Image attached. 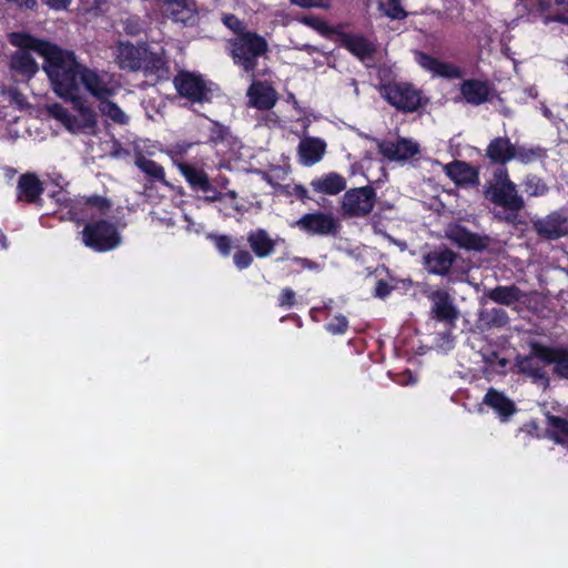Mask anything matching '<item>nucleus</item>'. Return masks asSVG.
Wrapping results in <instances>:
<instances>
[{
    "label": "nucleus",
    "mask_w": 568,
    "mask_h": 568,
    "mask_svg": "<svg viewBox=\"0 0 568 568\" xmlns=\"http://www.w3.org/2000/svg\"><path fill=\"white\" fill-rule=\"evenodd\" d=\"M43 60L42 69L58 97L68 99V97L79 93V81L84 64L78 61L73 51L52 43L43 55Z\"/></svg>",
    "instance_id": "f257e3e1"
},
{
    "label": "nucleus",
    "mask_w": 568,
    "mask_h": 568,
    "mask_svg": "<svg viewBox=\"0 0 568 568\" xmlns=\"http://www.w3.org/2000/svg\"><path fill=\"white\" fill-rule=\"evenodd\" d=\"M63 100L71 102L72 109L77 112L75 114H72L59 104L53 105V115L61 121L65 129L72 133L95 134L98 128V114L88 101L83 97L79 95V93H74Z\"/></svg>",
    "instance_id": "f03ea898"
},
{
    "label": "nucleus",
    "mask_w": 568,
    "mask_h": 568,
    "mask_svg": "<svg viewBox=\"0 0 568 568\" xmlns=\"http://www.w3.org/2000/svg\"><path fill=\"white\" fill-rule=\"evenodd\" d=\"M227 49L234 64L239 65L245 73L254 74L257 59L266 53L268 44L262 36L250 31L230 39Z\"/></svg>",
    "instance_id": "7ed1b4c3"
},
{
    "label": "nucleus",
    "mask_w": 568,
    "mask_h": 568,
    "mask_svg": "<svg viewBox=\"0 0 568 568\" xmlns=\"http://www.w3.org/2000/svg\"><path fill=\"white\" fill-rule=\"evenodd\" d=\"M381 95L396 110L404 113L416 112L428 103V99L409 82H389L381 88Z\"/></svg>",
    "instance_id": "20e7f679"
},
{
    "label": "nucleus",
    "mask_w": 568,
    "mask_h": 568,
    "mask_svg": "<svg viewBox=\"0 0 568 568\" xmlns=\"http://www.w3.org/2000/svg\"><path fill=\"white\" fill-rule=\"evenodd\" d=\"M82 242L92 251L104 253L121 244V235L114 223L100 219L85 223L82 230Z\"/></svg>",
    "instance_id": "39448f33"
},
{
    "label": "nucleus",
    "mask_w": 568,
    "mask_h": 568,
    "mask_svg": "<svg viewBox=\"0 0 568 568\" xmlns=\"http://www.w3.org/2000/svg\"><path fill=\"white\" fill-rule=\"evenodd\" d=\"M173 84L180 97L192 103H210L213 90L201 74L181 70L173 79Z\"/></svg>",
    "instance_id": "423d86ee"
},
{
    "label": "nucleus",
    "mask_w": 568,
    "mask_h": 568,
    "mask_svg": "<svg viewBox=\"0 0 568 568\" xmlns=\"http://www.w3.org/2000/svg\"><path fill=\"white\" fill-rule=\"evenodd\" d=\"M80 83L99 102L114 97L119 88L112 73L87 65L82 68Z\"/></svg>",
    "instance_id": "0eeeda50"
},
{
    "label": "nucleus",
    "mask_w": 568,
    "mask_h": 568,
    "mask_svg": "<svg viewBox=\"0 0 568 568\" xmlns=\"http://www.w3.org/2000/svg\"><path fill=\"white\" fill-rule=\"evenodd\" d=\"M377 200L376 190L371 185L353 187L344 193L342 212L346 217H365L374 209Z\"/></svg>",
    "instance_id": "6e6552de"
},
{
    "label": "nucleus",
    "mask_w": 568,
    "mask_h": 568,
    "mask_svg": "<svg viewBox=\"0 0 568 568\" xmlns=\"http://www.w3.org/2000/svg\"><path fill=\"white\" fill-rule=\"evenodd\" d=\"M445 236L457 247L475 252L487 250L491 242L488 235L471 232L460 223L448 224L445 230Z\"/></svg>",
    "instance_id": "1a4fd4ad"
},
{
    "label": "nucleus",
    "mask_w": 568,
    "mask_h": 568,
    "mask_svg": "<svg viewBox=\"0 0 568 568\" xmlns=\"http://www.w3.org/2000/svg\"><path fill=\"white\" fill-rule=\"evenodd\" d=\"M339 47L346 49L352 55L359 61L372 59L376 53V45L363 33H352L345 31V24H341L334 39Z\"/></svg>",
    "instance_id": "9d476101"
},
{
    "label": "nucleus",
    "mask_w": 568,
    "mask_h": 568,
    "mask_svg": "<svg viewBox=\"0 0 568 568\" xmlns=\"http://www.w3.org/2000/svg\"><path fill=\"white\" fill-rule=\"evenodd\" d=\"M295 225L308 235H335L339 230V223L331 213L314 212L303 214Z\"/></svg>",
    "instance_id": "9b49d317"
},
{
    "label": "nucleus",
    "mask_w": 568,
    "mask_h": 568,
    "mask_svg": "<svg viewBox=\"0 0 568 568\" xmlns=\"http://www.w3.org/2000/svg\"><path fill=\"white\" fill-rule=\"evenodd\" d=\"M532 231L544 241H557L568 234V219L560 211L531 221Z\"/></svg>",
    "instance_id": "f8f14e48"
},
{
    "label": "nucleus",
    "mask_w": 568,
    "mask_h": 568,
    "mask_svg": "<svg viewBox=\"0 0 568 568\" xmlns=\"http://www.w3.org/2000/svg\"><path fill=\"white\" fill-rule=\"evenodd\" d=\"M427 298L432 302L430 316L446 325H454L459 317V311L452 295L443 288L432 291Z\"/></svg>",
    "instance_id": "ddd939ff"
},
{
    "label": "nucleus",
    "mask_w": 568,
    "mask_h": 568,
    "mask_svg": "<svg viewBox=\"0 0 568 568\" xmlns=\"http://www.w3.org/2000/svg\"><path fill=\"white\" fill-rule=\"evenodd\" d=\"M534 354L545 365H554L552 372L561 379L568 381V348L552 347L539 342L532 343Z\"/></svg>",
    "instance_id": "4468645a"
},
{
    "label": "nucleus",
    "mask_w": 568,
    "mask_h": 568,
    "mask_svg": "<svg viewBox=\"0 0 568 568\" xmlns=\"http://www.w3.org/2000/svg\"><path fill=\"white\" fill-rule=\"evenodd\" d=\"M149 49L145 42L133 44L130 41H119L115 48V61L120 69L128 71H140L144 55Z\"/></svg>",
    "instance_id": "2eb2a0df"
},
{
    "label": "nucleus",
    "mask_w": 568,
    "mask_h": 568,
    "mask_svg": "<svg viewBox=\"0 0 568 568\" xmlns=\"http://www.w3.org/2000/svg\"><path fill=\"white\" fill-rule=\"evenodd\" d=\"M377 150L390 162L407 161L420 152L419 144L406 138H398L396 141H377Z\"/></svg>",
    "instance_id": "dca6fc26"
},
{
    "label": "nucleus",
    "mask_w": 568,
    "mask_h": 568,
    "mask_svg": "<svg viewBox=\"0 0 568 568\" xmlns=\"http://www.w3.org/2000/svg\"><path fill=\"white\" fill-rule=\"evenodd\" d=\"M16 192L18 202L34 205L38 209L43 206L44 185L34 172H27L19 176Z\"/></svg>",
    "instance_id": "f3484780"
},
{
    "label": "nucleus",
    "mask_w": 568,
    "mask_h": 568,
    "mask_svg": "<svg viewBox=\"0 0 568 568\" xmlns=\"http://www.w3.org/2000/svg\"><path fill=\"white\" fill-rule=\"evenodd\" d=\"M423 267L429 274L447 276L458 254L447 246L437 247L423 254Z\"/></svg>",
    "instance_id": "a211bd4d"
},
{
    "label": "nucleus",
    "mask_w": 568,
    "mask_h": 568,
    "mask_svg": "<svg viewBox=\"0 0 568 568\" xmlns=\"http://www.w3.org/2000/svg\"><path fill=\"white\" fill-rule=\"evenodd\" d=\"M495 205L505 210L521 211L525 207L524 197L518 194L517 186L514 182L504 185H490L485 192Z\"/></svg>",
    "instance_id": "6ab92c4d"
},
{
    "label": "nucleus",
    "mask_w": 568,
    "mask_h": 568,
    "mask_svg": "<svg viewBox=\"0 0 568 568\" xmlns=\"http://www.w3.org/2000/svg\"><path fill=\"white\" fill-rule=\"evenodd\" d=\"M415 60L422 69L432 73L433 77L454 80L460 79L464 75L459 67L450 62L442 61L424 51H416Z\"/></svg>",
    "instance_id": "aec40b11"
},
{
    "label": "nucleus",
    "mask_w": 568,
    "mask_h": 568,
    "mask_svg": "<svg viewBox=\"0 0 568 568\" xmlns=\"http://www.w3.org/2000/svg\"><path fill=\"white\" fill-rule=\"evenodd\" d=\"M443 171L457 186L467 187L479 184V170L468 162L453 160L443 166Z\"/></svg>",
    "instance_id": "412c9836"
},
{
    "label": "nucleus",
    "mask_w": 568,
    "mask_h": 568,
    "mask_svg": "<svg viewBox=\"0 0 568 568\" xmlns=\"http://www.w3.org/2000/svg\"><path fill=\"white\" fill-rule=\"evenodd\" d=\"M162 7L165 17L174 22L192 24L196 13L193 0H155Z\"/></svg>",
    "instance_id": "4be33fe9"
},
{
    "label": "nucleus",
    "mask_w": 568,
    "mask_h": 568,
    "mask_svg": "<svg viewBox=\"0 0 568 568\" xmlns=\"http://www.w3.org/2000/svg\"><path fill=\"white\" fill-rule=\"evenodd\" d=\"M459 91L466 103L480 105L490 101L493 87L487 80L467 79L459 84Z\"/></svg>",
    "instance_id": "5701e85b"
},
{
    "label": "nucleus",
    "mask_w": 568,
    "mask_h": 568,
    "mask_svg": "<svg viewBox=\"0 0 568 568\" xmlns=\"http://www.w3.org/2000/svg\"><path fill=\"white\" fill-rule=\"evenodd\" d=\"M143 59V65L140 71L143 72L144 77L151 78L155 82L169 80L170 65L163 50L161 52H153L148 49Z\"/></svg>",
    "instance_id": "b1692460"
},
{
    "label": "nucleus",
    "mask_w": 568,
    "mask_h": 568,
    "mask_svg": "<svg viewBox=\"0 0 568 568\" xmlns=\"http://www.w3.org/2000/svg\"><path fill=\"white\" fill-rule=\"evenodd\" d=\"M174 164L193 191L210 193L213 190L210 178L203 169L184 161H174Z\"/></svg>",
    "instance_id": "393cba45"
},
{
    "label": "nucleus",
    "mask_w": 568,
    "mask_h": 568,
    "mask_svg": "<svg viewBox=\"0 0 568 568\" xmlns=\"http://www.w3.org/2000/svg\"><path fill=\"white\" fill-rule=\"evenodd\" d=\"M541 362L537 355L534 354L532 343L530 344V354L519 356L516 359V366L518 373L531 378L534 383H542L544 385L549 384V376L540 365Z\"/></svg>",
    "instance_id": "a878e982"
},
{
    "label": "nucleus",
    "mask_w": 568,
    "mask_h": 568,
    "mask_svg": "<svg viewBox=\"0 0 568 568\" xmlns=\"http://www.w3.org/2000/svg\"><path fill=\"white\" fill-rule=\"evenodd\" d=\"M483 403L490 407L501 422H507L517 412L515 403L493 387L487 390Z\"/></svg>",
    "instance_id": "bb28decb"
},
{
    "label": "nucleus",
    "mask_w": 568,
    "mask_h": 568,
    "mask_svg": "<svg viewBox=\"0 0 568 568\" xmlns=\"http://www.w3.org/2000/svg\"><path fill=\"white\" fill-rule=\"evenodd\" d=\"M111 207V202L101 195L83 196L71 205L70 219L72 221L85 220L84 209H95L100 214H105Z\"/></svg>",
    "instance_id": "cd10ccee"
},
{
    "label": "nucleus",
    "mask_w": 568,
    "mask_h": 568,
    "mask_svg": "<svg viewBox=\"0 0 568 568\" xmlns=\"http://www.w3.org/2000/svg\"><path fill=\"white\" fill-rule=\"evenodd\" d=\"M486 156L491 163L504 166L515 159V145L507 136L495 138L486 149Z\"/></svg>",
    "instance_id": "c85d7f7f"
},
{
    "label": "nucleus",
    "mask_w": 568,
    "mask_h": 568,
    "mask_svg": "<svg viewBox=\"0 0 568 568\" xmlns=\"http://www.w3.org/2000/svg\"><path fill=\"white\" fill-rule=\"evenodd\" d=\"M134 164L145 175L149 183H160L164 186H171L165 179L164 168L154 160L146 158L142 151L135 152Z\"/></svg>",
    "instance_id": "c756f323"
},
{
    "label": "nucleus",
    "mask_w": 568,
    "mask_h": 568,
    "mask_svg": "<svg viewBox=\"0 0 568 568\" xmlns=\"http://www.w3.org/2000/svg\"><path fill=\"white\" fill-rule=\"evenodd\" d=\"M326 143L320 138H305L301 140L297 152L300 162L311 166L320 162L325 153Z\"/></svg>",
    "instance_id": "7c9ffc66"
},
{
    "label": "nucleus",
    "mask_w": 568,
    "mask_h": 568,
    "mask_svg": "<svg viewBox=\"0 0 568 568\" xmlns=\"http://www.w3.org/2000/svg\"><path fill=\"white\" fill-rule=\"evenodd\" d=\"M484 296L494 303L511 306L525 297V293L516 285H497L493 288H486Z\"/></svg>",
    "instance_id": "2f4dec72"
},
{
    "label": "nucleus",
    "mask_w": 568,
    "mask_h": 568,
    "mask_svg": "<svg viewBox=\"0 0 568 568\" xmlns=\"http://www.w3.org/2000/svg\"><path fill=\"white\" fill-rule=\"evenodd\" d=\"M9 42L19 50H26L28 52L33 51L42 58L52 44V42L48 40L39 39L30 33L20 31L11 32L9 34Z\"/></svg>",
    "instance_id": "473e14b6"
},
{
    "label": "nucleus",
    "mask_w": 568,
    "mask_h": 568,
    "mask_svg": "<svg viewBox=\"0 0 568 568\" xmlns=\"http://www.w3.org/2000/svg\"><path fill=\"white\" fill-rule=\"evenodd\" d=\"M10 69L22 78L30 80L39 71V64L31 52L17 50L10 58Z\"/></svg>",
    "instance_id": "72a5a7b5"
},
{
    "label": "nucleus",
    "mask_w": 568,
    "mask_h": 568,
    "mask_svg": "<svg viewBox=\"0 0 568 568\" xmlns=\"http://www.w3.org/2000/svg\"><path fill=\"white\" fill-rule=\"evenodd\" d=\"M247 97L251 104L257 110H270L277 101L275 90L263 83L252 84L247 90Z\"/></svg>",
    "instance_id": "f704fd0d"
},
{
    "label": "nucleus",
    "mask_w": 568,
    "mask_h": 568,
    "mask_svg": "<svg viewBox=\"0 0 568 568\" xmlns=\"http://www.w3.org/2000/svg\"><path fill=\"white\" fill-rule=\"evenodd\" d=\"M247 243L258 258L270 256L276 246V242L268 235L266 230L256 229L247 234Z\"/></svg>",
    "instance_id": "c9c22d12"
},
{
    "label": "nucleus",
    "mask_w": 568,
    "mask_h": 568,
    "mask_svg": "<svg viewBox=\"0 0 568 568\" xmlns=\"http://www.w3.org/2000/svg\"><path fill=\"white\" fill-rule=\"evenodd\" d=\"M546 435L556 444L568 447V419L562 416L546 414Z\"/></svg>",
    "instance_id": "e433bc0d"
},
{
    "label": "nucleus",
    "mask_w": 568,
    "mask_h": 568,
    "mask_svg": "<svg viewBox=\"0 0 568 568\" xmlns=\"http://www.w3.org/2000/svg\"><path fill=\"white\" fill-rule=\"evenodd\" d=\"M311 186L314 191L335 195L341 193L346 187V180L344 176L336 172H331L323 175L320 179H315L311 182Z\"/></svg>",
    "instance_id": "4c0bfd02"
},
{
    "label": "nucleus",
    "mask_w": 568,
    "mask_h": 568,
    "mask_svg": "<svg viewBox=\"0 0 568 568\" xmlns=\"http://www.w3.org/2000/svg\"><path fill=\"white\" fill-rule=\"evenodd\" d=\"M300 22L303 23L306 27L312 28L316 32H318L324 38H327L333 41L336 32L338 29H341V24L338 23L336 26H331L326 20L314 16V14H306L303 16L300 19Z\"/></svg>",
    "instance_id": "58836bf2"
},
{
    "label": "nucleus",
    "mask_w": 568,
    "mask_h": 568,
    "mask_svg": "<svg viewBox=\"0 0 568 568\" xmlns=\"http://www.w3.org/2000/svg\"><path fill=\"white\" fill-rule=\"evenodd\" d=\"M547 156V150L541 146L527 148L525 145H515V159L523 164L544 160Z\"/></svg>",
    "instance_id": "ea45409f"
},
{
    "label": "nucleus",
    "mask_w": 568,
    "mask_h": 568,
    "mask_svg": "<svg viewBox=\"0 0 568 568\" xmlns=\"http://www.w3.org/2000/svg\"><path fill=\"white\" fill-rule=\"evenodd\" d=\"M100 112L110 119L112 122L125 125L129 123V116L124 113V111L110 99L103 100L99 104Z\"/></svg>",
    "instance_id": "a19ab883"
},
{
    "label": "nucleus",
    "mask_w": 568,
    "mask_h": 568,
    "mask_svg": "<svg viewBox=\"0 0 568 568\" xmlns=\"http://www.w3.org/2000/svg\"><path fill=\"white\" fill-rule=\"evenodd\" d=\"M536 10L546 16L547 21H551V16L568 10V0H537Z\"/></svg>",
    "instance_id": "79ce46f5"
},
{
    "label": "nucleus",
    "mask_w": 568,
    "mask_h": 568,
    "mask_svg": "<svg viewBox=\"0 0 568 568\" xmlns=\"http://www.w3.org/2000/svg\"><path fill=\"white\" fill-rule=\"evenodd\" d=\"M402 0H379L378 10L393 20H403L408 13L402 7Z\"/></svg>",
    "instance_id": "37998d69"
},
{
    "label": "nucleus",
    "mask_w": 568,
    "mask_h": 568,
    "mask_svg": "<svg viewBox=\"0 0 568 568\" xmlns=\"http://www.w3.org/2000/svg\"><path fill=\"white\" fill-rule=\"evenodd\" d=\"M212 125L209 129V138L206 143L217 146L231 138V130L229 126L217 122L211 121Z\"/></svg>",
    "instance_id": "c03bdc74"
},
{
    "label": "nucleus",
    "mask_w": 568,
    "mask_h": 568,
    "mask_svg": "<svg viewBox=\"0 0 568 568\" xmlns=\"http://www.w3.org/2000/svg\"><path fill=\"white\" fill-rule=\"evenodd\" d=\"M207 239L214 244L215 248L222 256H229L233 248V240L225 234H209Z\"/></svg>",
    "instance_id": "a18cd8bd"
},
{
    "label": "nucleus",
    "mask_w": 568,
    "mask_h": 568,
    "mask_svg": "<svg viewBox=\"0 0 568 568\" xmlns=\"http://www.w3.org/2000/svg\"><path fill=\"white\" fill-rule=\"evenodd\" d=\"M487 323L495 327H504L509 323V316L504 308L494 307L486 313Z\"/></svg>",
    "instance_id": "49530a36"
},
{
    "label": "nucleus",
    "mask_w": 568,
    "mask_h": 568,
    "mask_svg": "<svg viewBox=\"0 0 568 568\" xmlns=\"http://www.w3.org/2000/svg\"><path fill=\"white\" fill-rule=\"evenodd\" d=\"M325 328L333 335L345 334L348 329V320L343 314H337L325 325Z\"/></svg>",
    "instance_id": "de8ad7c7"
},
{
    "label": "nucleus",
    "mask_w": 568,
    "mask_h": 568,
    "mask_svg": "<svg viewBox=\"0 0 568 568\" xmlns=\"http://www.w3.org/2000/svg\"><path fill=\"white\" fill-rule=\"evenodd\" d=\"M222 21L226 28L235 33V37H240L242 33H247L250 30L246 29L244 22L240 20L235 14H225Z\"/></svg>",
    "instance_id": "09e8293b"
},
{
    "label": "nucleus",
    "mask_w": 568,
    "mask_h": 568,
    "mask_svg": "<svg viewBox=\"0 0 568 568\" xmlns=\"http://www.w3.org/2000/svg\"><path fill=\"white\" fill-rule=\"evenodd\" d=\"M211 192H214V196H205L206 201H209V202H216V201H223L224 199H230V200H232L231 207L235 212H241L242 211L241 206L235 202V200L237 199V192L236 191L229 190L227 192L222 193V192L217 191L215 187H213V190Z\"/></svg>",
    "instance_id": "8fccbe9b"
},
{
    "label": "nucleus",
    "mask_w": 568,
    "mask_h": 568,
    "mask_svg": "<svg viewBox=\"0 0 568 568\" xmlns=\"http://www.w3.org/2000/svg\"><path fill=\"white\" fill-rule=\"evenodd\" d=\"M296 304V294L293 288L284 287L277 296V306L292 308Z\"/></svg>",
    "instance_id": "3c124183"
},
{
    "label": "nucleus",
    "mask_w": 568,
    "mask_h": 568,
    "mask_svg": "<svg viewBox=\"0 0 568 568\" xmlns=\"http://www.w3.org/2000/svg\"><path fill=\"white\" fill-rule=\"evenodd\" d=\"M495 217L498 221L505 222L515 227L525 223L523 216L520 215V211L505 210L504 214L497 213V214H495Z\"/></svg>",
    "instance_id": "603ef678"
},
{
    "label": "nucleus",
    "mask_w": 568,
    "mask_h": 568,
    "mask_svg": "<svg viewBox=\"0 0 568 568\" xmlns=\"http://www.w3.org/2000/svg\"><path fill=\"white\" fill-rule=\"evenodd\" d=\"M253 261V255L246 250H239L233 255V263L240 271L250 267Z\"/></svg>",
    "instance_id": "864d4df0"
},
{
    "label": "nucleus",
    "mask_w": 568,
    "mask_h": 568,
    "mask_svg": "<svg viewBox=\"0 0 568 568\" xmlns=\"http://www.w3.org/2000/svg\"><path fill=\"white\" fill-rule=\"evenodd\" d=\"M294 6L301 8H318L327 10L332 7V0H290Z\"/></svg>",
    "instance_id": "5fc2aeb1"
},
{
    "label": "nucleus",
    "mask_w": 568,
    "mask_h": 568,
    "mask_svg": "<svg viewBox=\"0 0 568 568\" xmlns=\"http://www.w3.org/2000/svg\"><path fill=\"white\" fill-rule=\"evenodd\" d=\"M265 180L273 187L275 194L284 195V196H293V190H292L293 185L273 182L268 175H266Z\"/></svg>",
    "instance_id": "6e6d98bb"
},
{
    "label": "nucleus",
    "mask_w": 568,
    "mask_h": 568,
    "mask_svg": "<svg viewBox=\"0 0 568 568\" xmlns=\"http://www.w3.org/2000/svg\"><path fill=\"white\" fill-rule=\"evenodd\" d=\"M51 197L54 200L55 203H58L64 207H68L69 212L71 211V205L75 202V200H71L68 196V193L62 190L52 192Z\"/></svg>",
    "instance_id": "4d7b16f0"
},
{
    "label": "nucleus",
    "mask_w": 568,
    "mask_h": 568,
    "mask_svg": "<svg viewBox=\"0 0 568 568\" xmlns=\"http://www.w3.org/2000/svg\"><path fill=\"white\" fill-rule=\"evenodd\" d=\"M393 290L394 286L389 285L387 281L378 280L375 286V296L384 300L390 295Z\"/></svg>",
    "instance_id": "13d9d810"
},
{
    "label": "nucleus",
    "mask_w": 568,
    "mask_h": 568,
    "mask_svg": "<svg viewBox=\"0 0 568 568\" xmlns=\"http://www.w3.org/2000/svg\"><path fill=\"white\" fill-rule=\"evenodd\" d=\"M193 143H176L174 144L171 150L169 151L173 162L178 161L175 158L180 156L182 158L184 154L187 153V151L192 148Z\"/></svg>",
    "instance_id": "bf43d9fd"
},
{
    "label": "nucleus",
    "mask_w": 568,
    "mask_h": 568,
    "mask_svg": "<svg viewBox=\"0 0 568 568\" xmlns=\"http://www.w3.org/2000/svg\"><path fill=\"white\" fill-rule=\"evenodd\" d=\"M494 178L496 181L494 185H504L505 183L513 182L506 168H498L494 173Z\"/></svg>",
    "instance_id": "052dcab7"
},
{
    "label": "nucleus",
    "mask_w": 568,
    "mask_h": 568,
    "mask_svg": "<svg viewBox=\"0 0 568 568\" xmlns=\"http://www.w3.org/2000/svg\"><path fill=\"white\" fill-rule=\"evenodd\" d=\"M72 0H42V2L53 10H65Z\"/></svg>",
    "instance_id": "680f3d73"
},
{
    "label": "nucleus",
    "mask_w": 568,
    "mask_h": 568,
    "mask_svg": "<svg viewBox=\"0 0 568 568\" xmlns=\"http://www.w3.org/2000/svg\"><path fill=\"white\" fill-rule=\"evenodd\" d=\"M292 262L296 263L302 268H307V270H316V268H318V264L316 262H314L312 260H308V258H305V257L295 256V257L292 258Z\"/></svg>",
    "instance_id": "e2e57ef3"
},
{
    "label": "nucleus",
    "mask_w": 568,
    "mask_h": 568,
    "mask_svg": "<svg viewBox=\"0 0 568 568\" xmlns=\"http://www.w3.org/2000/svg\"><path fill=\"white\" fill-rule=\"evenodd\" d=\"M536 180V184L534 187V191L531 192V195L534 196H541L545 195L548 192V186L546 183L541 181L539 178H534Z\"/></svg>",
    "instance_id": "0e129e2a"
},
{
    "label": "nucleus",
    "mask_w": 568,
    "mask_h": 568,
    "mask_svg": "<svg viewBox=\"0 0 568 568\" xmlns=\"http://www.w3.org/2000/svg\"><path fill=\"white\" fill-rule=\"evenodd\" d=\"M293 195L300 199L301 201H305L308 199V192L307 190L301 185V184H294L293 187Z\"/></svg>",
    "instance_id": "69168bd1"
},
{
    "label": "nucleus",
    "mask_w": 568,
    "mask_h": 568,
    "mask_svg": "<svg viewBox=\"0 0 568 568\" xmlns=\"http://www.w3.org/2000/svg\"><path fill=\"white\" fill-rule=\"evenodd\" d=\"M550 20L554 22H560V23L568 24V10H566L565 12H560L555 16H551Z\"/></svg>",
    "instance_id": "338daca9"
},
{
    "label": "nucleus",
    "mask_w": 568,
    "mask_h": 568,
    "mask_svg": "<svg viewBox=\"0 0 568 568\" xmlns=\"http://www.w3.org/2000/svg\"><path fill=\"white\" fill-rule=\"evenodd\" d=\"M126 33L136 36L140 32V28L136 23L128 22L125 26Z\"/></svg>",
    "instance_id": "774afa93"
}]
</instances>
